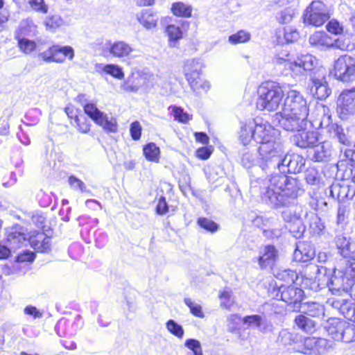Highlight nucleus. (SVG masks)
<instances>
[{
	"label": "nucleus",
	"mask_w": 355,
	"mask_h": 355,
	"mask_svg": "<svg viewBox=\"0 0 355 355\" xmlns=\"http://www.w3.org/2000/svg\"><path fill=\"white\" fill-rule=\"evenodd\" d=\"M28 4L35 12L42 14H46L48 12L49 6L45 3L44 0H29Z\"/></svg>",
	"instance_id": "5fc2aeb1"
},
{
	"label": "nucleus",
	"mask_w": 355,
	"mask_h": 355,
	"mask_svg": "<svg viewBox=\"0 0 355 355\" xmlns=\"http://www.w3.org/2000/svg\"><path fill=\"white\" fill-rule=\"evenodd\" d=\"M165 32L168 37L169 45L171 46H175L178 41L181 40L183 37V33L181 28L174 24L167 26Z\"/></svg>",
	"instance_id": "72a5a7b5"
},
{
	"label": "nucleus",
	"mask_w": 355,
	"mask_h": 355,
	"mask_svg": "<svg viewBox=\"0 0 355 355\" xmlns=\"http://www.w3.org/2000/svg\"><path fill=\"white\" fill-rule=\"evenodd\" d=\"M332 347V342L322 338H316L315 354L326 353Z\"/></svg>",
	"instance_id": "3c124183"
},
{
	"label": "nucleus",
	"mask_w": 355,
	"mask_h": 355,
	"mask_svg": "<svg viewBox=\"0 0 355 355\" xmlns=\"http://www.w3.org/2000/svg\"><path fill=\"white\" fill-rule=\"evenodd\" d=\"M202 64L199 60H187L184 66V74L190 87H196V82L201 78Z\"/></svg>",
	"instance_id": "a211bd4d"
},
{
	"label": "nucleus",
	"mask_w": 355,
	"mask_h": 355,
	"mask_svg": "<svg viewBox=\"0 0 355 355\" xmlns=\"http://www.w3.org/2000/svg\"><path fill=\"white\" fill-rule=\"evenodd\" d=\"M345 320L338 318H331L329 320L327 331L334 340H337V336L342 334L343 330L346 325Z\"/></svg>",
	"instance_id": "2f4dec72"
},
{
	"label": "nucleus",
	"mask_w": 355,
	"mask_h": 355,
	"mask_svg": "<svg viewBox=\"0 0 355 355\" xmlns=\"http://www.w3.org/2000/svg\"><path fill=\"white\" fill-rule=\"evenodd\" d=\"M304 295V291L300 288L294 285H282L279 287L276 294L277 299H279L295 310L300 308V303Z\"/></svg>",
	"instance_id": "f8f14e48"
},
{
	"label": "nucleus",
	"mask_w": 355,
	"mask_h": 355,
	"mask_svg": "<svg viewBox=\"0 0 355 355\" xmlns=\"http://www.w3.org/2000/svg\"><path fill=\"white\" fill-rule=\"evenodd\" d=\"M330 17L329 8L320 0L313 1L306 8L304 21L313 26L323 25Z\"/></svg>",
	"instance_id": "423d86ee"
},
{
	"label": "nucleus",
	"mask_w": 355,
	"mask_h": 355,
	"mask_svg": "<svg viewBox=\"0 0 355 355\" xmlns=\"http://www.w3.org/2000/svg\"><path fill=\"white\" fill-rule=\"evenodd\" d=\"M278 278L283 279L286 282L293 283L297 279V274L294 270H285L278 274Z\"/></svg>",
	"instance_id": "69168bd1"
},
{
	"label": "nucleus",
	"mask_w": 355,
	"mask_h": 355,
	"mask_svg": "<svg viewBox=\"0 0 355 355\" xmlns=\"http://www.w3.org/2000/svg\"><path fill=\"white\" fill-rule=\"evenodd\" d=\"M302 214L301 206H296L294 210L287 209L282 212V217L287 223L286 228L297 239L302 237L306 230L302 220Z\"/></svg>",
	"instance_id": "1a4fd4ad"
},
{
	"label": "nucleus",
	"mask_w": 355,
	"mask_h": 355,
	"mask_svg": "<svg viewBox=\"0 0 355 355\" xmlns=\"http://www.w3.org/2000/svg\"><path fill=\"white\" fill-rule=\"evenodd\" d=\"M305 180L309 184H315L318 182V171L313 168H309L305 173Z\"/></svg>",
	"instance_id": "774afa93"
},
{
	"label": "nucleus",
	"mask_w": 355,
	"mask_h": 355,
	"mask_svg": "<svg viewBox=\"0 0 355 355\" xmlns=\"http://www.w3.org/2000/svg\"><path fill=\"white\" fill-rule=\"evenodd\" d=\"M102 71L119 80H121L124 78L123 69L118 64H108L103 65Z\"/></svg>",
	"instance_id": "a19ab883"
},
{
	"label": "nucleus",
	"mask_w": 355,
	"mask_h": 355,
	"mask_svg": "<svg viewBox=\"0 0 355 355\" xmlns=\"http://www.w3.org/2000/svg\"><path fill=\"white\" fill-rule=\"evenodd\" d=\"M312 89H315L318 98H325L330 94V89L327 87L325 81L322 79H314Z\"/></svg>",
	"instance_id": "58836bf2"
},
{
	"label": "nucleus",
	"mask_w": 355,
	"mask_h": 355,
	"mask_svg": "<svg viewBox=\"0 0 355 355\" xmlns=\"http://www.w3.org/2000/svg\"><path fill=\"white\" fill-rule=\"evenodd\" d=\"M284 232V228L281 227H276L264 230L263 232V236L268 239H275L279 238Z\"/></svg>",
	"instance_id": "e2e57ef3"
},
{
	"label": "nucleus",
	"mask_w": 355,
	"mask_h": 355,
	"mask_svg": "<svg viewBox=\"0 0 355 355\" xmlns=\"http://www.w3.org/2000/svg\"><path fill=\"white\" fill-rule=\"evenodd\" d=\"M349 281H347V278L341 270H335L334 275L329 278V277H324L323 282L320 283L315 279L310 286V288L313 291H318L323 288L325 285L328 286L329 290L340 291V290H345L347 286L345 284H347Z\"/></svg>",
	"instance_id": "4468645a"
},
{
	"label": "nucleus",
	"mask_w": 355,
	"mask_h": 355,
	"mask_svg": "<svg viewBox=\"0 0 355 355\" xmlns=\"http://www.w3.org/2000/svg\"><path fill=\"white\" fill-rule=\"evenodd\" d=\"M275 219L273 217H267L265 216H257L252 220L254 226L263 230H267L275 224Z\"/></svg>",
	"instance_id": "79ce46f5"
},
{
	"label": "nucleus",
	"mask_w": 355,
	"mask_h": 355,
	"mask_svg": "<svg viewBox=\"0 0 355 355\" xmlns=\"http://www.w3.org/2000/svg\"><path fill=\"white\" fill-rule=\"evenodd\" d=\"M331 304L334 308L337 309L345 318L347 315V311L349 309V307H352V306L349 305L347 303H343V301L339 300H332Z\"/></svg>",
	"instance_id": "338daca9"
},
{
	"label": "nucleus",
	"mask_w": 355,
	"mask_h": 355,
	"mask_svg": "<svg viewBox=\"0 0 355 355\" xmlns=\"http://www.w3.org/2000/svg\"><path fill=\"white\" fill-rule=\"evenodd\" d=\"M304 217L309 222V228L313 234L320 235L324 230V225L322 222L321 218L315 212L308 213L304 211Z\"/></svg>",
	"instance_id": "bb28decb"
},
{
	"label": "nucleus",
	"mask_w": 355,
	"mask_h": 355,
	"mask_svg": "<svg viewBox=\"0 0 355 355\" xmlns=\"http://www.w3.org/2000/svg\"><path fill=\"white\" fill-rule=\"evenodd\" d=\"M295 15L294 10L291 8H286L282 10L277 16V20L279 23L287 24L292 21Z\"/></svg>",
	"instance_id": "13d9d810"
},
{
	"label": "nucleus",
	"mask_w": 355,
	"mask_h": 355,
	"mask_svg": "<svg viewBox=\"0 0 355 355\" xmlns=\"http://www.w3.org/2000/svg\"><path fill=\"white\" fill-rule=\"evenodd\" d=\"M302 308L304 312L309 316L319 318L324 316V307L322 304L315 302H308L303 304Z\"/></svg>",
	"instance_id": "c756f323"
},
{
	"label": "nucleus",
	"mask_w": 355,
	"mask_h": 355,
	"mask_svg": "<svg viewBox=\"0 0 355 355\" xmlns=\"http://www.w3.org/2000/svg\"><path fill=\"white\" fill-rule=\"evenodd\" d=\"M26 241L24 227L20 225L12 226L6 232V243L8 245L0 243V259H7L12 250L19 248Z\"/></svg>",
	"instance_id": "0eeeda50"
},
{
	"label": "nucleus",
	"mask_w": 355,
	"mask_h": 355,
	"mask_svg": "<svg viewBox=\"0 0 355 355\" xmlns=\"http://www.w3.org/2000/svg\"><path fill=\"white\" fill-rule=\"evenodd\" d=\"M336 112L342 119L355 114V87L341 92L336 101Z\"/></svg>",
	"instance_id": "9b49d317"
},
{
	"label": "nucleus",
	"mask_w": 355,
	"mask_h": 355,
	"mask_svg": "<svg viewBox=\"0 0 355 355\" xmlns=\"http://www.w3.org/2000/svg\"><path fill=\"white\" fill-rule=\"evenodd\" d=\"M84 111L96 124L102 126L106 131L110 132L117 131L116 119L114 117H108L106 114L101 112L96 104L86 103L84 105Z\"/></svg>",
	"instance_id": "9d476101"
},
{
	"label": "nucleus",
	"mask_w": 355,
	"mask_h": 355,
	"mask_svg": "<svg viewBox=\"0 0 355 355\" xmlns=\"http://www.w3.org/2000/svg\"><path fill=\"white\" fill-rule=\"evenodd\" d=\"M257 108L261 111H276L282 104L284 92L279 83L266 81L257 89Z\"/></svg>",
	"instance_id": "20e7f679"
},
{
	"label": "nucleus",
	"mask_w": 355,
	"mask_h": 355,
	"mask_svg": "<svg viewBox=\"0 0 355 355\" xmlns=\"http://www.w3.org/2000/svg\"><path fill=\"white\" fill-rule=\"evenodd\" d=\"M294 322L298 329L306 334H311L316 330V322L304 315L300 314L297 315Z\"/></svg>",
	"instance_id": "cd10ccee"
},
{
	"label": "nucleus",
	"mask_w": 355,
	"mask_h": 355,
	"mask_svg": "<svg viewBox=\"0 0 355 355\" xmlns=\"http://www.w3.org/2000/svg\"><path fill=\"white\" fill-rule=\"evenodd\" d=\"M141 130L142 128L139 121H136L131 123L130 133L133 140H139L140 139Z\"/></svg>",
	"instance_id": "0e129e2a"
},
{
	"label": "nucleus",
	"mask_w": 355,
	"mask_h": 355,
	"mask_svg": "<svg viewBox=\"0 0 355 355\" xmlns=\"http://www.w3.org/2000/svg\"><path fill=\"white\" fill-rule=\"evenodd\" d=\"M355 340V325L346 323L342 334L337 336V340H342L345 343H350Z\"/></svg>",
	"instance_id": "ea45409f"
},
{
	"label": "nucleus",
	"mask_w": 355,
	"mask_h": 355,
	"mask_svg": "<svg viewBox=\"0 0 355 355\" xmlns=\"http://www.w3.org/2000/svg\"><path fill=\"white\" fill-rule=\"evenodd\" d=\"M134 51L130 44L123 40L107 41L103 48V55L119 59L130 57Z\"/></svg>",
	"instance_id": "ddd939ff"
},
{
	"label": "nucleus",
	"mask_w": 355,
	"mask_h": 355,
	"mask_svg": "<svg viewBox=\"0 0 355 355\" xmlns=\"http://www.w3.org/2000/svg\"><path fill=\"white\" fill-rule=\"evenodd\" d=\"M250 38L251 35L250 33L241 30L237 33L231 35L228 38V41L232 44H237L247 42L250 40Z\"/></svg>",
	"instance_id": "c03bdc74"
},
{
	"label": "nucleus",
	"mask_w": 355,
	"mask_h": 355,
	"mask_svg": "<svg viewBox=\"0 0 355 355\" xmlns=\"http://www.w3.org/2000/svg\"><path fill=\"white\" fill-rule=\"evenodd\" d=\"M354 241L350 237L343 234L337 235L335 238V243L338 250V253L343 257L350 248Z\"/></svg>",
	"instance_id": "e433bc0d"
},
{
	"label": "nucleus",
	"mask_w": 355,
	"mask_h": 355,
	"mask_svg": "<svg viewBox=\"0 0 355 355\" xmlns=\"http://www.w3.org/2000/svg\"><path fill=\"white\" fill-rule=\"evenodd\" d=\"M255 259L261 269L270 270L278 259V250L274 245H267L260 250Z\"/></svg>",
	"instance_id": "2eb2a0df"
},
{
	"label": "nucleus",
	"mask_w": 355,
	"mask_h": 355,
	"mask_svg": "<svg viewBox=\"0 0 355 355\" xmlns=\"http://www.w3.org/2000/svg\"><path fill=\"white\" fill-rule=\"evenodd\" d=\"M333 47L342 51H352L355 49V35L347 33L341 35L333 40Z\"/></svg>",
	"instance_id": "393cba45"
},
{
	"label": "nucleus",
	"mask_w": 355,
	"mask_h": 355,
	"mask_svg": "<svg viewBox=\"0 0 355 355\" xmlns=\"http://www.w3.org/2000/svg\"><path fill=\"white\" fill-rule=\"evenodd\" d=\"M309 104L298 91L291 89L286 94L282 111L273 116V122L277 123L286 131L302 130L307 126Z\"/></svg>",
	"instance_id": "f03ea898"
},
{
	"label": "nucleus",
	"mask_w": 355,
	"mask_h": 355,
	"mask_svg": "<svg viewBox=\"0 0 355 355\" xmlns=\"http://www.w3.org/2000/svg\"><path fill=\"white\" fill-rule=\"evenodd\" d=\"M297 132L292 137L293 143L300 148H307L315 145L318 141V133L313 130H307L306 126L302 130H295Z\"/></svg>",
	"instance_id": "dca6fc26"
},
{
	"label": "nucleus",
	"mask_w": 355,
	"mask_h": 355,
	"mask_svg": "<svg viewBox=\"0 0 355 355\" xmlns=\"http://www.w3.org/2000/svg\"><path fill=\"white\" fill-rule=\"evenodd\" d=\"M277 341L282 345L286 347H292L294 350V347L297 345L298 343H301L302 341V336L288 331L287 329H282L279 331Z\"/></svg>",
	"instance_id": "412c9836"
},
{
	"label": "nucleus",
	"mask_w": 355,
	"mask_h": 355,
	"mask_svg": "<svg viewBox=\"0 0 355 355\" xmlns=\"http://www.w3.org/2000/svg\"><path fill=\"white\" fill-rule=\"evenodd\" d=\"M315 111L320 120V128L327 130L330 137H336L340 144L348 146L349 142L343 132V128L337 123H332L329 108L322 103H317Z\"/></svg>",
	"instance_id": "39448f33"
},
{
	"label": "nucleus",
	"mask_w": 355,
	"mask_h": 355,
	"mask_svg": "<svg viewBox=\"0 0 355 355\" xmlns=\"http://www.w3.org/2000/svg\"><path fill=\"white\" fill-rule=\"evenodd\" d=\"M332 73L336 79L343 82H349L355 78V58L340 55L334 61Z\"/></svg>",
	"instance_id": "6e6552de"
},
{
	"label": "nucleus",
	"mask_w": 355,
	"mask_h": 355,
	"mask_svg": "<svg viewBox=\"0 0 355 355\" xmlns=\"http://www.w3.org/2000/svg\"><path fill=\"white\" fill-rule=\"evenodd\" d=\"M185 304L189 308L191 313L196 317L203 318L204 313L200 304L193 302L191 298L186 297L184 300Z\"/></svg>",
	"instance_id": "864d4df0"
},
{
	"label": "nucleus",
	"mask_w": 355,
	"mask_h": 355,
	"mask_svg": "<svg viewBox=\"0 0 355 355\" xmlns=\"http://www.w3.org/2000/svg\"><path fill=\"white\" fill-rule=\"evenodd\" d=\"M172 13L177 17H189L191 15L192 8L182 2H175L171 6Z\"/></svg>",
	"instance_id": "4c0bfd02"
},
{
	"label": "nucleus",
	"mask_w": 355,
	"mask_h": 355,
	"mask_svg": "<svg viewBox=\"0 0 355 355\" xmlns=\"http://www.w3.org/2000/svg\"><path fill=\"white\" fill-rule=\"evenodd\" d=\"M53 62L62 63L66 58L73 60L74 57V51L71 46L54 45Z\"/></svg>",
	"instance_id": "b1692460"
},
{
	"label": "nucleus",
	"mask_w": 355,
	"mask_h": 355,
	"mask_svg": "<svg viewBox=\"0 0 355 355\" xmlns=\"http://www.w3.org/2000/svg\"><path fill=\"white\" fill-rule=\"evenodd\" d=\"M283 34L286 42H294L299 38V33L293 27L288 26L284 28Z\"/></svg>",
	"instance_id": "052dcab7"
},
{
	"label": "nucleus",
	"mask_w": 355,
	"mask_h": 355,
	"mask_svg": "<svg viewBox=\"0 0 355 355\" xmlns=\"http://www.w3.org/2000/svg\"><path fill=\"white\" fill-rule=\"evenodd\" d=\"M259 147V155H267L271 153H279L281 149L279 144L273 141V138H269V141H263Z\"/></svg>",
	"instance_id": "473e14b6"
},
{
	"label": "nucleus",
	"mask_w": 355,
	"mask_h": 355,
	"mask_svg": "<svg viewBox=\"0 0 355 355\" xmlns=\"http://www.w3.org/2000/svg\"><path fill=\"white\" fill-rule=\"evenodd\" d=\"M184 345L193 352V355H203L200 341L194 338L186 340Z\"/></svg>",
	"instance_id": "4d7b16f0"
},
{
	"label": "nucleus",
	"mask_w": 355,
	"mask_h": 355,
	"mask_svg": "<svg viewBox=\"0 0 355 355\" xmlns=\"http://www.w3.org/2000/svg\"><path fill=\"white\" fill-rule=\"evenodd\" d=\"M18 44L19 49L25 53H30L36 48L35 42L28 39H19Z\"/></svg>",
	"instance_id": "680f3d73"
},
{
	"label": "nucleus",
	"mask_w": 355,
	"mask_h": 355,
	"mask_svg": "<svg viewBox=\"0 0 355 355\" xmlns=\"http://www.w3.org/2000/svg\"><path fill=\"white\" fill-rule=\"evenodd\" d=\"M219 297L221 301L220 305L225 309H230L234 302L232 292L229 288L221 291Z\"/></svg>",
	"instance_id": "8fccbe9b"
},
{
	"label": "nucleus",
	"mask_w": 355,
	"mask_h": 355,
	"mask_svg": "<svg viewBox=\"0 0 355 355\" xmlns=\"http://www.w3.org/2000/svg\"><path fill=\"white\" fill-rule=\"evenodd\" d=\"M257 160L265 161L266 162H271L270 157H242L241 164L246 168H250L254 165V162Z\"/></svg>",
	"instance_id": "bf43d9fd"
},
{
	"label": "nucleus",
	"mask_w": 355,
	"mask_h": 355,
	"mask_svg": "<svg viewBox=\"0 0 355 355\" xmlns=\"http://www.w3.org/2000/svg\"><path fill=\"white\" fill-rule=\"evenodd\" d=\"M348 185H341L339 183L333 184L330 187V195L339 201H343L347 197Z\"/></svg>",
	"instance_id": "c9c22d12"
},
{
	"label": "nucleus",
	"mask_w": 355,
	"mask_h": 355,
	"mask_svg": "<svg viewBox=\"0 0 355 355\" xmlns=\"http://www.w3.org/2000/svg\"><path fill=\"white\" fill-rule=\"evenodd\" d=\"M74 122L79 132L86 134L90 131L89 121L84 115L75 116Z\"/></svg>",
	"instance_id": "09e8293b"
},
{
	"label": "nucleus",
	"mask_w": 355,
	"mask_h": 355,
	"mask_svg": "<svg viewBox=\"0 0 355 355\" xmlns=\"http://www.w3.org/2000/svg\"><path fill=\"white\" fill-rule=\"evenodd\" d=\"M242 319L238 314L230 315L227 320V330L234 334L241 340H245V338L243 337L240 333V324L242 322Z\"/></svg>",
	"instance_id": "7c9ffc66"
},
{
	"label": "nucleus",
	"mask_w": 355,
	"mask_h": 355,
	"mask_svg": "<svg viewBox=\"0 0 355 355\" xmlns=\"http://www.w3.org/2000/svg\"><path fill=\"white\" fill-rule=\"evenodd\" d=\"M138 21L146 29L151 30L157 26L158 17L150 9H144L137 15Z\"/></svg>",
	"instance_id": "4be33fe9"
},
{
	"label": "nucleus",
	"mask_w": 355,
	"mask_h": 355,
	"mask_svg": "<svg viewBox=\"0 0 355 355\" xmlns=\"http://www.w3.org/2000/svg\"><path fill=\"white\" fill-rule=\"evenodd\" d=\"M315 255L313 245L308 242H300L293 253V259L297 262H307Z\"/></svg>",
	"instance_id": "aec40b11"
},
{
	"label": "nucleus",
	"mask_w": 355,
	"mask_h": 355,
	"mask_svg": "<svg viewBox=\"0 0 355 355\" xmlns=\"http://www.w3.org/2000/svg\"><path fill=\"white\" fill-rule=\"evenodd\" d=\"M44 25L47 30L54 31L63 25V19L59 15L47 17L44 20Z\"/></svg>",
	"instance_id": "de8ad7c7"
},
{
	"label": "nucleus",
	"mask_w": 355,
	"mask_h": 355,
	"mask_svg": "<svg viewBox=\"0 0 355 355\" xmlns=\"http://www.w3.org/2000/svg\"><path fill=\"white\" fill-rule=\"evenodd\" d=\"M277 64H282L289 71L292 77L297 78L305 76L306 72L313 70L317 64L316 58L310 54L301 55L296 59H292L286 50H282L275 57Z\"/></svg>",
	"instance_id": "7ed1b4c3"
},
{
	"label": "nucleus",
	"mask_w": 355,
	"mask_h": 355,
	"mask_svg": "<svg viewBox=\"0 0 355 355\" xmlns=\"http://www.w3.org/2000/svg\"><path fill=\"white\" fill-rule=\"evenodd\" d=\"M277 164L279 170L282 171V173H297L304 168L305 159L304 157H284Z\"/></svg>",
	"instance_id": "f3484780"
},
{
	"label": "nucleus",
	"mask_w": 355,
	"mask_h": 355,
	"mask_svg": "<svg viewBox=\"0 0 355 355\" xmlns=\"http://www.w3.org/2000/svg\"><path fill=\"white\" fill-rule=\"evenodd\" d=\"M197 224L201 228L211 233L216 232L219 228V225L214 220L204 217L199 218Z\"/></svg>",
	"instance_id": "a18cd8bd"
},
{
	"label": "nucleus",
	"mask_w": 355,
	"mask_h": 355,
	"mask_svg": "<svg viewBox=\"0 0 355 355\" xmlns=\"http://www.w3.org/2000/svg\"><path fill=\"white\" fill-rule=\"evenodd\" d=\"M166 326L168 331L173 335L177 336L178 338H182L184 335V329L182 327L177 323L175 320H169L166 322Z\"/></svg>",
	"instance_id": "603ef678"
},
{
	"label": "nucleus",
	"mask_w": 355,
	"mask_h": 355,
	"mask_svg": "<svg viewBox=\"0 0 355 355\" xmlns=\"http://www.w3.org/2000/svg\"><path fill=\"white\" fill-rule=\"evenodd\" d=\"M311 45L318 48L333 47V40L324 32H315L309 37Z\"/></svg>",
	"instance_id": "a878e982"
},
{
	"label": "nucleus",
	"mask_w": 355,
	"mask_h": 355,
	"mask_svg": "<svg viewBox=\"0 0 355 355\" xmlns=\"http://www.w3.org/2000/svg\"><path fill=\"white\" fill-rule=\"evenodd\" d=\"M250 191L259 192L261 200L275 209L297 205V199L304 193L302 183L284 173H275L250 183Z\"/></svg>",
	"instance_id": "f257e3e1"
},
{
	"label": "nucleus",
	"mask_w": 355,
	"mask_h": 355,
	"mask_svg": "<svg viewBox=\"0 0 355 355\" xmlns=\"http://www.w3.org/2000/svg\"><path fill=\"white\" fill-rule=\"evenodd\" d=\"M256 127V121L250 120L241 124L239 132V140L244 145L249 144L252 139H254V128Z\"/></svg>",
	"instance_id": "5701e85b"
},
{
	"label": "nucleus",
	"mask_w": 355,
	"mask_h": 355,
	"mask_svg": "<svg viewBox=\"0 0 355 355\" xmlns=\"http://www.w3.org/2000/svg\"><path fill=\"white\" fill-rule=\"evenodd\" d=\"M68 182L71 189L74 191H80L82 193L86 191L85 183L74 175H71L69 177Z\"/></svg>",
	"instance_id": "6e6d98bb"
},
{
	"label": "nucleus",
	"mask_w": 355,
	"mask_h": 355,
	"mask_svg": "<svg viewBox=\"0 0 355 355\" xmlns=\"http://www.w3.org/2000/svg\"><path fill=\"white\" fill-rule=\"evenodd\" d=\"M316 337H302L301 343L294 347V350L304 354H315Z\"/></svg>",
	"instance_id": "c85d7f7f"
},
{
	"label": "nucleus",
	"mask_w": 355,
	"mask_h": 355,
	"mask_svg": "<svg viewBox=\"0 0 355 355\" xmlns=\"http://www.w3.org/2000/svg\"><path fill=\"white\" fill-rule=\"evenodd\" d=\"M242 322L248 328L259 329L263 323V318L259 315H246L243 318Z\"/></svg>",
	"instance_id": "49530a36"
},
{
	"label": "nucleus",
	"mask_w": 355,
	"mask_h": 355,
	"mask_svg": "<svg viewBox=\"0 0 355 355\" xmlns=\"http://www.w3.org/2000/svg\"><path fill=\"white\" fill-rule=\"evenodd\" d=\"M19 31L21 35H33L36 31V26L32 19L27 18L20 22Z\"/></svg>",
	"instance_id": "37998d69"
},
{
	"label": "nucleus",
	"mask_w": 355,
	"mask_h": 355,
	"mask_svg": "<svg viewBox=\"0 0 355 355\" xmlns=\"http://www.w3.org/2000/svg\"><path fill=\"white\" fill-rule=\"evenodd\" d=\"M256 121L254 131V141L257 143L263 141H269V138H274L277 130L273 128L268 122L262 119H254Z\"/></svg>",
	"instance_id": "6ab92c4d"
},
{
	"label": "nucleus",
	"mask_w": 355,
	"mask_h": 355,
	"mask_svg": "<svg viewBox=\"0 0 355 355\" xmlns=\"http://www.w3.org/2000/svg\"><path fill=\"white\" fill-rule=\"evenodd\" d=\"M168 110H171V114L174 119L179 123L187 124L192 119V115L185 112L181 107L173 105L170 106Z\"/></svg>",
	"instance_id": "f704fd0d"
}]
</instances>
